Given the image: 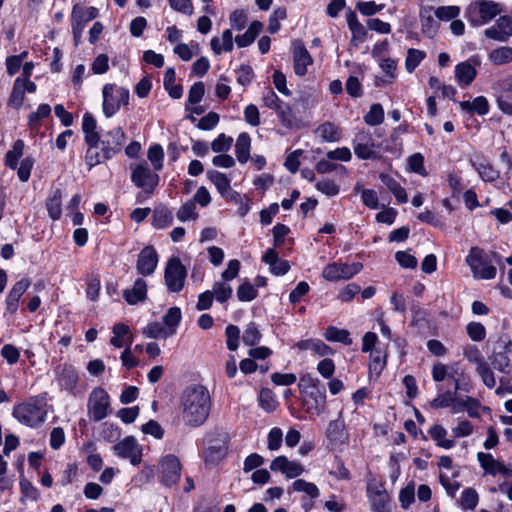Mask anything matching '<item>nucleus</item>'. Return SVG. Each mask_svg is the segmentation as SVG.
Returning a JSON list of instances; mask_svg holds the SVG:
<instances>
[{
	"label": "nucleus",
	"mask_w": 512,
	"mask_h": 512,
	"mask_svg": "<svg viewBox=\"0 0 512 512\" xmlns=\"http://www.w3.org/2000/svg\"><path fill=\"white\" fill-rule=\"evenodd\" d=\"M24 141L18 139L14 142L12 149L6 153L5 165L10 169H16L18 160L22 157L24 151Z\"/></svg>",
	"instance_id": "49"
},
{
	"label": "nucleus",
	"mask_w": 512,
	"mask_h": 512,
	"mask_svg": "<svg viewBox=\"0 0 512 512\" xmlns=\"http://www.w3.org/2000/svg\"><path fill=\"white\" fill-rule=\"evenodd\" d=\"M422 32L430 37L438 30V23L432 15V8H424L420 13Z\"/></svg>",
	"instance_id": "43"
},
{
	"label": "nucleus",
	"mask_w": 512,
	"mask_h": 512,
	"mask_svg": "<svg viewBox=\"0 0 512 512\" xmlns=\"http://www.w3.org/2000/svg\"><path fill=\"white\" fill-rule=\"evenodd\" d=\"M211 405L210 392L206 386H187L180 396L179 403L183 423L194 428L203 425L210 415Z\"/></svg>",
	"instance_id": "1"
},
{
	"label": "nucleus",
	"mask_w": 512,
	"mask_h": 512,
	"mask_svg": "<svg viewBox=\"0 0 512 512\" xmlns=\"http://www.w3.org/2000/svg\"><path fill=\"white\" fill-rule=\"evenodd\" d=\"M62 192L60 189H56L53 194L47 199L46 208L49 216L53 220H58L62 215Z\"/></svg>",
	"instance_id": "47"
},
{
	"label": "nucleus",
	"mask_w": 512,
	"mask_h": 512,
	"mask_svg": "<svg viewBox=\"0 0 512 512\" xmlns=\"http://www.w3.org/2000/svg\"><path fill=\"white\" fill-rule=\"evenodd\" d=\"M161 482L166 486L176 484L181 474V464L174 455H166L159 462Z\"/></svg>",
	"instance_id": "12"
},
{
	"label": "nucleus",
	"mask_w": 512,
	"mask_h": 512,
	"mask_svg": "<svg viewBox=\"0 0 512 512\" xmlns=\"http://www.w3.org/2000/svg\"><path fill=\"white\" fill-rule=\"evenodd\" d=\"M409 169L423 177L427 176L428 173L424 166V157L421 153H414L407 159Z\"/></svg>",
	"instance_id": "62"
},
{
	"label": "nucleus",
	"mask_w": 512,
	"mask_h": 512,
	"mask_svg": "<svg viewBox=\"0 0 512 512\" xmlns=\"http://www.w3.org/2000/svg\"><path fill=\"white\" fill-rule=\"evenodd\" d=\"M116 456L122 459H128L134 466L138 465L142 459V447L133 436H127L113 446Z\"/></svg>",
	"instance_id": "11"
},
{
	"label": "nucleus",
	"mask_w": 512,
	"mask_h": 512,
	"mask_svg": "<svg viewBox=\"0 0 512 512\" xmlns=\"http://www.w3.org/2000/svg\"><path fill=\"white\" fill-rule=\"evenodd\" d=\"M51 113V107L48 104H40L35 112L28 116V125L32 129H36L40 121L47 118Z\"/></svg>",
	"instance_id": "56"
},
{
	"label": "nucleus",
	"mask_w": 512,
	"mask_h": 512,
	"mask_svg": "<svg viewBox=\"0 0 512 512\" xmlns=\"http://www.w3.org/2000/svg\"><path fill=\"white\" fill-rule=\"evenodd\" d=\"M82 131L84 134V141L87 146H92L99 140L100 134L97 131V121L89 112H86L83 115Z\"/></svg>",
	"instance_id": "28"
},
{
	"label": "nucleus",
	"mask_w": 512,
	"mask_h": 512,
	"mask_svg": "<svg viewBox=\"0 0 512 512\" xmlns=\"http://www.w3.org/2000/svg\"><path fill=\"white\" fill-rule=\"evenodd\" d=\"M275 111L277 112L280 122L285 127L292 128L294 126L296 119L289 104L283 102Z\"/></svg>",
	"instance_id": "58"
},
{
	"label": "nucleus",
	"mask_w": 512,
	"mask_h": 512,
	"mask_svg": "<svg viewBox=\"0 0 512 512\" xmlns=\"http://www.w3.org/2000/svg\"><path fill=\"white\" fill-rule=\"evenodd\" d=\"M22 86V78L17 77L14 81L12 91L8 99V106L15 109L21 108L25 99V91Z\"/></svg>",
	"instance_id": "48"
},
{
	"label": "nucleus",
	"mask_w": 512,
	"mask_h": 512,
	"mask_svg": "<svg viewBox=\"0 0 512 512\" xmlns=\"http://www.w3.org/2000/svg\"><path fill=\"white\" fill-rule=\"evenodd\" d=\"M362 268L363 265L360 262H354L352 264L332 262L323 268L322 277L330 282L349 280L358 274Z\"/></svg>",
	"instance_id": "7"
},
{
	"label": "nucleus",
	"mask_w": 512,
	"mask_h": 512,
	"mask_svg": "<svg viewBox=\"0 0 512 512\" xmlns=\"http://www.w3.org/2000/svg\"><path fill=\"white\" fill-rule=\"evenodd\" d=\"M500 12L501 8L499 4L493 1L483 0L471 3L466 9V16L473 26H481L491 21L500 14Z\"/></svg>",
	"instance_id": "6"
},
{
	"label": "nucleus",
	"mask_w": 512,
	"mask_h": 512,
	"mask_svg": "<svg viewBox=\"0 0 512 512\" xmlns=\"http://www.w3.org/2000/svg\"><path fill=\"white\" fill-rule=\"evenodd\" d=\"M386 366V354L376 349L370 354L369 374L370 378H378Z\"/></svg>",
	"instance_id": "37"
},
{
	"label": "nucleus",
	"mask_w": 512,
	"mask_h": 512,
	"mask_svg": "<svg viewBox=\"0 0 512 512\" xmlns=\"http://www.w3.org/2000/svg\"><path fill=\"white\" fill-rule=\"evenodd\" d=\"M384 121V109L381 104L375 103L364 116V122L370 126L380 125Z\"/></svg>",
	"instance_id": "53"
},
{
	"label": "nucleus",
	"mask_w": 512,
	"mask_h": 512,
	"mask_svg": "<svg viewBox=\"0 0 512 512\" xmlns=\"http://www.w3.org/2000/svg\"><path fill=\"white\" fill-rule=\"evenodd\" d=\"M432 440L436 442V445L442 447L444 449H451L455 446V442L453 440L447 439V430L439 425H433L428 431Z\"/></svg>",
	"instance_id": "38"
},
{
	"label": "nucleus",
	"mask_w": 512,
	"mask_h": 512,
	"mask_svg": "<svg viewBox=\"0 0 512 512\" xmlns=\"http://www.w3.org/2000/svg\"><path fill=\"white\" fill-rule=\"evenodd\" d=\"M109 395L102 388H95L88 400V413L92 420L98 422L108 415Z\"/></svg>",
	"instance_id": "10"
},
{
	"label": "nucleus",
	"mask_w": 512,
	"mask_h": 512,
	"mask_svg": "<svg viewBox=\"0 0 512 512\" xmlns=\"http://www.w3.org/2000/svg\"><path fill=\"white\" fill-rule=\"evenodd\" d=\"M165 283L171 292L182 290L186 278V269L177 257L171 258L165 268Z\"/></svg>",
	"instance_id": "9"
},
{
	"label": "nucleus",
	"mask_w": 512,
	"mask_h": 512,
	"mask_svg": "<svg viewBox=\"0 0 512 512\" xmlns=\"http://www.w3.org/2000/svg\"><path fill=\"white\" fill-rule=\"evenodd\" d=\"M43 399L30 398L13 408V416L22 424L35 428L40 426L47 417V410Z\"/></svg>",
	"instance_id": "4"
},
{
	"label": "nucleus",
	"mask_w": 512,
	"mask_h": 512,
	"mask_svg": "<svg viewBox=\"0 0 512 512\" xmlns=\"http://www.w3.org/2000/svg\"><path fill=\"white\" fill-rule=\"evenodd\" d=\"M147 296V283L143 278L135 280L131 288L123 291L125 301L130 305H136L143 302Z\"/></svg>",
	"instance_id": "25"
},
{
	"label": "nucleus",
	"mask_w": 512,
	"mask_h": 512,
	"mask_svg": "<svg viewBox=\"0 0 512 512\" xmlns=\"http://www.w3.org/2000/svg\"><path fill=\"white\" fill-rule=\"evenodd\" d=\"M126 141V134L121 127H115L99 136V140L88 146L85 162L90 169L118 154Z\"/></svg>",
	"instance_id": "2"
},
{
	"label": "nucleus",
	"mask_w": 512,
	"mask_h": 512,
	"mask_svg": "<svg viewBox=\"0 0 512 512\" xmlns=\"http://www.w3.org/2000/svg\"><path fill=\"white\" fill-rule=\"evenodd\" d=\"M227 348L236 351L239 346L240 330L236 325L230 324L225 329Z\"/></svg>",
	"instance_id": "64"
},
{
	"label": "nucleus",
	"mask_w": 512,
	"mask_h": 512,
	"mask_svg": "<svg viewBox=\"0 0 512 512\" xmlns=\"http://www.w3.org/2000/svg\"><path fill=\"white\" fill-rule=\"evenodd\" d=\"M476 69L469 62H461L455 67V77L461 86H468L476 77Z\"/></svg>",
	"instance_id": "34"
},
{
	"label": "nucleus",
	"mask_w": 512,
	"mask_h": 512,
	"mask_svg": "<svg viewBox=\"0 0 512 512\" xmlns=\"http://www.w3.org/2000/svg\"><path fill=\"white\" fill-rule=\"evenodd\" d=\"M206 176L215 185L222 197L228 199L238 195L231 189L230 179L224 173L217 170H208Z\"/></svg>",
	"instance_id": "24"
},
{
	"label": "nucleus",
	"mask_w": 512,
	"mask_h": 512,
	"mask_svg": "<svg viewBox=\"0 0 512 512\" xmlns=\"http://www.w3.org/2000/svg\"><path fill=\"white\" fill-rule=\"evenodd\" d=\"M327 437L334 446L343 445L348 440V435L345 431L344 420L340 412L338 419L331 421L327 429Z\"/></svg>",
	"instance_id": "26"
},
{
	"label": "nucleus",
	"mask_w": 512,
	"mask_h": 512,
	"mask_svg": "<svg viewBox=\"0 0 512 512\" xmlns=\"http://www.w3.org/2000/svg\"><path fill=\"white\" fill-rule=\"evenodd\" d=\"M210 291L213 292V297L219 303H226L233 293L231 285L222 280L216 281Z\"/></svg>",
	"instance_id": "50"
},
{
	"label": "nucleus",
	"mask_w": 512,
	"mask_h": 512,
	"mask_svg": "<svg viewBox=\"0 0 512 512\" xmlns=\"http://www.w3.org/2000/svg\"><path fill=\"white\" fill-rule=\"evenodd\" d=\"M259 403H260V406L266 412H273L276 409L277 404H278L275 394L272 392V390H270L268 388H263L260 391Z\"/></svg>",
	"instance_id": "57"
},
{
	"label": "nucleus",
	"mask_w": 512,
	"mask_h": 512,
	"mask_svg": "<svg viewBox=\"0 0 512 512\" xmlns=\"http://www.w3.org/2000/svg\"><path fill=\"white\" fill-rule=\"evenodd\" d=\"M294 72L298 76H304L307 68L313 63V59L308 50L301 44L294 47L293 50Z\"/></svg>",
	"instance_id": "27"
},
{
	"label": "nucleus",
	"mask_w": 512,
	"mask_h": 512,
	"mask_svg": "<svg viewBox=\"0 0 512 512\" xmlns=\"http://www.w3.org/2000/svg\"><path fill=\"white\" fill-rule=\"evenodd\" d=\"M233 138L226 136L224 133L218 135L211 143V149L215 153H226L230 150Z\"/></svg>",
	"instance_id": "63"
},
{
	"label": "nucleus",
	"mask_w": 512,
	"mask_h": 512,
	"mask_svg": "<svg viewBox=\"0 0 512 512\" xmlns=\"http://www.w3.org/2000/svg\"><path fill=\"white\" fill-rule=\"evenodd\" d=\"M173 222L172 212L165 206H159L154 209L152 224L157 229L165 228Z\"/></svg>",
	"instance_id": "39"
},
{
	"label": "nucleus",
	"mask_w": 512,
	"mask_h": 512,
	"mask_svg": "<svg viewBox=\"0 0 512 512\" xmlns=\"http://www.w3.org/2000/svg\"><path fill=\"white\" fill-rule=\"evenodd\" d=\"M158 255L152 246H146L138 255L136 268L139 274L149 276L157 267Z\"/></svg>",
	"instance_id": "19"
},
{
	"label": "nucleus",
	"mask_w": 512,
	"mask_h": 512,
	"mask_svg": "<svg viewBox=\"0 0 512 512\" xmlns=\"http://www.w3.org/2000/svg\"><path fill=\"white\" fill-rule=\"evenodd\" d=\"M510 351L506 350L505 346L502 351L495 352L492 358V365L500 372L508 373L510 368V358L508 356Z\"/></svg>",
	"instance_id": "54"
},
{
	"label": "nucleus",
	"mask_w": 512,
	"mask_h": 512,
	"mask_svg": "<svg viewBox=\"0 0 512 512\" xmlns=\"http://www.w3.org/2000/svg\"><path fill=\"white\" fill-rule=\"evenodd\" d=\"M299 350H311L318 356H328L334 353L333 349L320 339L301 340L296 344Z\"/></svg>",
	"instance_id": "31"
},
{
	"label": "nucleus",
	"mask_w": 512,
	"mask_h": 512,
	"mask_svg": "<svg viewBox=\"0 0 512 512\" xmlns=\"http://www.w3.org/2000/svg\"><path fill=\"white\" fill-rule=\"evenodd\" d=\"M262 29H263L262 22H260L258 20L253 21L245 33H243L241 35H237L235 37V42H236L237 46L240 48H244V47H247L250 44H252L254 42V40L256 39V37L260 34Z\"/></svg>",
	"instance_id": "32"
},
{
	"label": "nucleus",
	"mask_w": 512,
	"mask_h": 512,
	"mask_svg": "<svg viewBox=\"0 0 512 512\" xmlns=\"http://www.w3.org/2000/svg\"><path fill=\"white\" fill-rule=\"evenodd\" d=\"M210 45L216 55H219L222 52H231L234 47L231 29L224 30L220 38L213 37L210 41Z\"/></svg>",
	"instance_id": "30"
},
{
	"label": "nucleus",
	"mask_w": 512,
	"mask_h": 512,
	"mask_svg": "<svg viewBox=\"0 0 512 512\" xmlns=\"http://www.w3.org/2000/svg\"><path fill=\"white\" fill-rule=\"evenodd\" d=\"M55 377L62 390L74 393L79 376L73 365L67 363L58 365L55 368Z\"/></svg>",
	"instance_id": "14"
},
{
	"label": "nucleus",
	"mask_w": 512,
	"mask_h": 512,
	"mask_svg": "<svg viewBox=\"0 0 512 512\" xmlns=\"http://www.w3.org/2000/svg\"><path fill=\"white\" fill-rule=\"evenodd\" d=\"M159 175L153 172L147 163H140L132 167L131 181L147 194H152L159 184Z\"/></svg>",
	"instance_id": "8"
},
{
	"label": "nucleus",
	"mask_w": 512,
	"mask_h": 512,
	"mask_svg": "<svg viewBox=\"0 0 512 512\" xmlns=\"http://www.w3.org/2000/svg\"><path fill=\"white\" fill-rule=\"evenodd\" d=\"M488 59L496 66H501L512 62V47L502 46L492 50Z\"/></svg>",
	"instance_id": "45"
},
{
	"label": "nucleus",
	"mask_w": 512,
	"mask_h": 512,
	"mask_svg": "<svg viewBox=\"0 0 512 512\" xmlns=\"http://www.w3.org/2000/svg\"><path fill=\"white\" fill-rule=\"evenodd\" d=\"M426 53L419 49L410 48L407 51L405 59V68L408 73H412L418 65L424 60Z\"/></svg>",
	"instance_id": "52"
},
{
	"label": "nucleus",
	"mask_w": 512,
	"mask_h": 512,
	"mask_svg": "<svg viewBox=\"0 0 512 512\" xmlns=\"http://www.w3.org/2000/svg\"><path fill=\"white\" fill-rule=\"evenodd\" d=\"M30 284L28 278H23L13 285L6 298V308L9 313L15 314L17 312L19 300L30 287Z\"/></svg>",
	"instance_id": "23"
},
{
	"label": "nucleus",
	"mask_w": 512,
	"mask_h": 512,
	"mask_svg": "<svg viewBox=\"0 0 512 512\" xmlns=\"http://www.w3.org/2000/svg\"><path fill=\"white\" fill-rule=\"evenodd\" d=\"M471 163L473 168L478 172L482 180L486 182H493L499 177V172L485 160L471 161Z\"/></svg>",
	"instance_id": "41"
},
{
	"label": "nucleus",
	"mask_w": 512,
	"mask_h": 512,
	"mask_svg": "<svg viewBox=\"0 0 512 512\" xmlns=\"http://www.w3.org/2000/svg\"><path fill=\"white\" fill-rule=\"evenodd\" d=\"M258 295L257 289L249 281H244L237 289V297L242 302H250Z\"/></svg>",
	"instance_id": "61"
},
{
	"label": "nucleus",
	"mask_w": 512,
	"mask_h": 512,
	"mask_svg": "<svg viewBox=\"0 0 512 512\" xmlns=\"http://www.w3.org/2000/svg\"><path fill=\"white\" fill-rule=\"evenodd\" d=\"M147 158L155 171L163 168L164 150L161 145L155 144L148 149Z\"/></svg>",
	"instance_id": "55"
},
{
	"label": "nucleus",
	"mask_w": 512,
	"mask_h": 512,
	"mask_svg": "<svg viewBox=\"0 0 512 512\" xmlns=\"http://www.w3.org/2000/svg\"><path fill=\"white\" fill-rule=\"evenodd\" d=\"M143 335L147 338H162L166 339L170 337L169 334H167L166 329L164 328L162 323L159 322H151L146 327H144L142 331Z\"/></svg>",
	"instance_id": "59"
},
{
	"label": "nucleus",
	"mask_w": 512,
	"mask_h": 512,
	"mask_svg": "<svg viewBox=\"0 0 512 512\" xmlns=\"http://www.w3.org/2000/svg\"><path fill=\"white\" fill-rule=\"evenodd\" d=\"M324 337L330 342H339L344 345L352 344L349 331L346 329H339L335 326H329L324 333Z\"/></svg>",
	"instance_id": "44"
},
{
	"label": "nucleus",
	"mask_w": 512,
	"mask_h": 512,
	"mask_svg": "<svg viewBox=\"0 0 512 512\" xmlns=\"http://www.w3.org/2000/svg\"><path fill=\"white\" fill-rule=\"evenodd\" d=\"M379 178L381 182L391 191L398 203L403 204L408 201L406 190L393 177L382 173L380 174Z\"/></svg>",
	"instance_id": "33"
},
{
	"label": "nucleus",
	"mask_w": 512,
	"mask_h": 512,
	"mask_svg": "<svg viewBox=\"0 0 512 512\" xmlns=\"http://www.w3.org/2000/svg\"><path fill=\"white\" fill-rule=\"evenodd\" d=\"M487 38L499 42H506L512 36V18L501 16L494 25L484 31Z\"/></svg>",
	"instance_id": "15"
},
{
	"label": "nucleus",
	"mask_w": 512,
	"mask_h": 512,
	"mask_svg": "<svg viewBox=\"0 0 512 512\" xmlns=\"http://www.w3.org/2000/svg\"><path fill=\"white\" fill-rule=\"evenodd\" d=\"M477 459L486 473L492 476L497 474H501L505 477L512 476V466L504 465L502 462L496 460L490 453L479 452Z\"/></svg>",
	"instance_id": "18"
},
{
	"label": "nucleus",
	"mask_w": 512,
	"mask_h": 512,
	"mask_svg": "<svg viewBox=\"0 0 512 512\" xmlns=\"http://www.w3.org/2000/svg\"><path fill=\"white\" fill-rule=\"evenodd\" d=\"M251 138L248 133L239 134L235 144V154L237 160L244 164L250 158Z\"/></svg>",
	"instance_id": "35"
},
{
	"label": "nucleus",
	"mask_w": 512,
	"mask_h": 512,
	"mask_svg": "<svg viewBox=\"0 0 512 512\" xmlns=\"http://www.w3.org/2000/svg\"><path fill=\"white\" fill-rule=\"evenodd\" d=\"M181 319L182 313L179 307H171L163 316V326L170 337L176 334Z\"/></svg>",
	"instance_id": "36"
},
{
	"label": "nucleus",
	"mask_w": 512,
	"mask_h": 512,
	"mask_svg": "<svg viewBox=\"0 0 512 512\" xmlns=\"http://www.w3.org/2000/svg\"><path fill=\"white\" fill-rule=\"evenodd\" d=\"M468 359L469 361H473L477 364L476 371L481 377L484 385L490 389L493 388L496 384L495 376L484 358L476 353L474 357H468Z\"/></svg>",
	"instance_id": "29"
},
{
	"label": "nucleus",
	"mask_w": 512,
	"mask_h": 512,
	"mask_svg": "<svg viewBox=\"0 0 512 512\" xmlns=\"http://www.w3.org/2000/svg\"><path fill=\"white\" fill-rule=\"evenodd\" d=\"M498 108L507 115H512V76L504 78L497 83Z\"/></svg>",
	"instance_id": "17"
},
{
	"label": "nucleus",
	"mask_w": 512,
	"mask_h": 512,
	"mask_svg": "<svg viewBox=\"0 0 512 512\" xmlns=\"http://www.w3.org/2000/svg\"><path fill=\"white\" fill-rule=\"evenodd\" d=\"M270 469L281 472L287 478H295L304 472V467L297 461H291L286 456H278L272 460Z\"/></svg>",
	"instance_id": "20"
},
{
	"label": "nucleus",
	"mask_w": 512,
	"mask_h": 512,
	"mask_svg": "<svg viewBox=\"0 0 512 512\" xmlns=\"http://www.w3.org/2000/svg\"><path fill=\"white\" fill-rule=\"evenodd\" d=\"M102 110L106 118L113 117L122 105H128L130 93L127 88L116 84H105L102 88Z\"/></svg>",
	"instance_id": "5"
},
{
	"label": "nucleus",
	"mask_w": 512,
	"mask_h": 512,
	"mask_svg": "<svg viewBox=\"0 0 512 512\" xmlns=\"http://www.w3.org/2000/svg\"><path fill=\"white\" fill-rule=\"evenodd\" d=\"M355 155L362 160L376 159L378 153L373 138L368 131H360L353 140Z\"/></svg>",
	"instance_id": "13"
},
{
	"label": "nucleus",
	"mask_w": 512,
	"mask_h": 512,
	"mask_svg": "<svg viewBox=\"0 0 512 512\" xmlns=\"http://www.w3.org/2000/svg\"><path fill=\"white\" fill-rule=\"evenodd\" d=\"M228 450V439L225 434L210 441L209 446L204 452V460L208 464L215 465L219 463L226 455Z\"/></svg>",
	"instance_id": "16"
},
{
	"label": "nucleus",
	"mask_w": 512,
	"mask_h": 512,
	"mask_svg": "<svg viewBox=\"0 0 512 512\" xmlns=\"http://www.w3.org/2000/svg\"><path fill=\"white\" fill-rule=\"evenodd\" d=\"M501 255L497 252H491L490 255H484L482 249L472 247L466 257V263L471 268L473 276L478 279H493L496 276L497 270L492 262L500 263Z\"/></svg>",
	"instance_id": "3"
},
{
	"label": "nucleus",
	"mask_w": 512,
	"mask_h": 512,
	"mask_svg": "<svg viewBox=\"0 0 512 512\" xmlns=\"http://www.w3.org/2000/svg\"><path fill=\"white\" fill-rule=\"evenodd\" d=\"M479 496L475 489L466 488L462 491L458 500L464 510H474L478 504Z\"/></svg>",
	"instance_id": "51"
},
{
	"label": "nucleus",
	"mask_w": 512,
	"mask_h": 512,
	"mask_svg": "<svg viewBox=\"0 0 512 512\" xmlns=\"http://www.w3.org/2000/svg\"><path fill=\"white\" fill-rule=\"evenodd\" d=\"M261 337L262 335L257 325L254 322H251L247 325L242 335V341L247 346H253L260 341Z\"/></svg>",
	"instance_id": "60"
},
{
	"label": "nucleus",
	"mask_w": 512,
	"mask_h": 512,
	"mask_svg": "<svg viewBox=\"0 0 512 512\" xmlns=\"http://www.w3.org/2000/svg\"><path fill=\"white\" fill-rule=\"evenodd\" d=\"M459 105L463 111L475 112L479 115H485L489 112V103L484 96H478L472 102L462 101Z\"/></svg>",
	"instance_id": "40"
},
{
	"label": "nucleus",
	"mask_w": 512,
	"mask_h": 512,
	"mask_svg": "<svg viewBox=\"0 0 512 512\" xmlns=\"http://www.w3.org/2000/svg\"><path fill=\"white\" fill-rule=\"evenodd\" d=\"M316 132L324 142H338L341 139L339 128L331 122L321 124Z\"/></svg>",
	"instance_id": "46"
},
{
	"label": "nucleus",
	"mask_w": 512,
	"mask_h": 512,
	"mask_svg": "<svg viewBox=\"0 0 512 512\" xmlns=\"http://www.w3.org/2000/svg\"><path fill=\"white\" fill-rule=\"evenodd\" d=\"M368 495L373 512H390V497L382 486H370Z\"/></svg>",
	"instance_id": "21"
},
{
	"label": "nucleus",
	"mask_w": 512,
	"mask_h": 512,
	"mask_svg": "<svg viewBox=\"0 0 512 512\" xmlns=\"http://www.w3.org/2000/svg\"><path fill=\"white\" fill-rule=\"evenodd\" d=\"M98 16V9L95 7H84L76 4L72 8L71 27L84 30L85 25Z\"/></svg>",
	"instance_id": "22"
},
{
	"label": "nucleus",
	"mask_w": 512,
	"mask_h": 512,
	"mask_svg": "<svg viewBox=\"0 0 512 512\" xmlns=\"http://www.w3.org/2000/svg\"><path fill=\"white\" fill-rule=\"evenodd\" d=\"M291 489L294 492L304 493L310 500H315L320 496L319 488L312 482H308L304 479L295 480Z\"/></svg>",
	"instance_id": "42"
}]
</instances>
